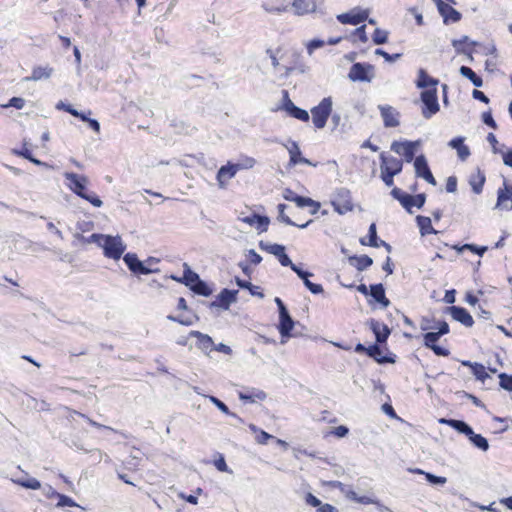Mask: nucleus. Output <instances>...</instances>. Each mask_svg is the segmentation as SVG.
Returning a JSON list of instances; mask_svg holds the SVG:
<instances>
[{"label":"nucleus","mask_w":512,"mask_h":512,"mask_svg":"<svg viewBox=\"0 0 512 512\" xmlns=\"http://www.w3.org/2000/svg\"><path fill=\"white\" fill-rule=\"evenodd\" d=\"M75 237L84 244L94 243L103 249L105 257L119 260L126 250V245L121 236H111L105 234L94 233L89 237L76 234Z\"/></svg>","instance_id":"1"},{"label":"nucleus","mask_w":512,"mask_h":512,"mask_svg":"<svg viewBox=\"0 0 512 512\" xmlns=\"http://www.w3.org/2000/svg\"><path fill=\"white\" fill-rule=\"evenodd\" d=\"M439 423L448 425L455 429L456 431H458L459 433L464 434L468 438L469 442L480 451H488V440L481 434L475 433L466 422L455 419L440 418Z\"/></svg>","instance_id":"2"},{"label":"nucleus","mask_w":512,"mask_h":512,"mask_svg":"<svg viewBox=\"0 0 512 512\" xmlns=\"http://www.w3.org/2000/svg\"><path fill=\"white\" fill-rule=\"evenodd\" d=\"M332 111V98L326 97L315 107L311 109L312 122L318 129L325 127Z\"/></svg>","instance_id":"3"},{"label":"nucleus","mask_w":512,"mask_h":512,"mask_svg":"<svg viewBox=\"0 0 512 512\" xmlns=\"http://www.w3.org/2000/svg\"><path fill=\"white\" fill-rule=\"evenodd\" d=\"M331 204L334 207V210L340 215H344L347 212L352 211L354 207L351 193L346 188H339L334 192Z\"/></svg>","instance_id":"4"},{"label":"nucleus","mask_w":512,"mask_h":512,"mask_svg":"<svg viewBox=\"0 0 512 512\" xmlns=\"http://www.w3.org/2000/svg\"><path fill=\"white\" fill-rule=\"evenodd\" d=\"M374 76V66L360 62L353 64L348 74L349 79L354 82H371Z\"/></svg>","instance_id":"5"},{"label":"nucleus","mask_w":512,"mask_h":512,"mask_svg":"<svg viewBox=\"0 0 512 512\" xmlns=\"http://www.w3.org/2000/svg\"><path fill=\"white\" fill-rule=\"evenodd\" d=\"M421 101L424 104V107L422 108V115L425 119H430L440 109L436 88L424 90L421 93Z\"/></svg>","instance_id":"6"},{"label":"nucleus","mask_w":512,"mask_h":512,"mask_svg":"<svg viewBox=\"0 0 512 512\" xmlns=\"http://www.w3.org/2000/svg\"><path fill=\"white\" fill-rule=\"evenodd\" d=\"M282 196L287 201L295 202L296 205L300 208L312 207L313 209L311 211V214H316L318 212V210L320 209L319 202H316L311 198L299 196L290 188H285L283 190Z\"/></svg>","instance_id":"7"},{"label":"nucleus","mask_w":512,"mask_h":512,"mask_svg":"<svg viewBox=\"0 0 512 512\" xmlns=\"http://www.w3.org/2000/svg\"><path fill=\"white\" fill-rule=\"evenodd\" d=\"M64 177L67 180L68 188L73 193L81 197L86 192V186L89 182L87 176L73 172H65Z\"/></svg>","instance_id":"8"},{"label":"nucleus","mask_w":512,"mask_h":512,"mask_svg":"<svg viewBox=\"0 0 512 512\" xmlns=\"http://www.w3.org/2000/svg\"><path fill=\"white\" fill-rule=\"evenodd\" d=\"M260 247L270 254L276 256L280 262V264L284 267H290L291 270H295L298 266L295 265L289 256L285 253V247L280 244H265L260 242Z\"/></svg>","instance_id":"9"},{"label":"nucleus","mask_w":512,"mask_h":512,"mask_svg":"<svg viewBox=\"0 0 512 512\" xmlns=\"http://www.w3.org/2000/svg\"><path fill=\"white\" fill-rule=\"evenodd\" d=\"M369 11L356 7L347 13L337 15L341 24L358 25L368 19Z\"/></svg>","instance_id":"10"},{"label":"nucleus","mask_w":512,"mask_h":512,"mask_svg":"<svg viewBox=\"0 0 512 512\" xmlns=\"http://www.w3.org/2000/svg\"><path fill=\"white\" fill-rule=\"evenodd\" d=\"M383 124L386 128H395L400 125V112L390 105H378Z\"/></svg>","instance_id":"11"},{"label":"nucleus","mask_w":512,"mask_h":512,"mask_svg":"<svg viewBox=\"0 0 512 512\" xmlns=\"http://www.w3.org/2000/svg\"><path fill=\"white\" fill-rule=\"evenodd\" d=\"M123 260L133 273L147 275L159 271L157 268L146 267L145 263L140 261L137 255L133 253H127Z\"/></svg>","instance_id":"12"},{"label":"nucleus","mask_w":512,"mask_h":512,"mask_svg":"<svg viewBox=\"0 0 512 512\" xmlns=\"http://www.w3.org/2000/svg\"><path fill=\"white\" fill-rule=\"evenodd\" d=\"M443 17V21L445 24L456 23L461 19V14L456 9H454L450 3H445L442 0H432Z\"/></svg>","instance_id":"13"},{"label":"nucleus","mask_w":512,"mask_h":512,"mask_svg":"<svg viewBox=\"0 0 512 512\" xmlns=\"http://www.w3.org/2000/svg\"><path fill=\"white\" fill-rule=\"evenodd\" d=\"M418 141L411 142V141H403L398 142L394 141L391 144V150L395 153L404 156L406 162L410 163L415 155V147L418 145Z\"/></svg>","instance_id":"14"},{"label":"nucleus","mask_w":512,"mask_h":512,"mask_svg":"<svg viewBox=\"0 0 512 512\" xmlns=\"http://www.w3.org/2000/svg\"><path fill=\"white\" fill-rule=\"evenodd\" d=\"M415 173L417 177L423 178L432 185H436V180L430 171L427 160L424 155H419L414 160Z\"/></svg>","instance_id":"15"},{"label":"nucleus","mask_w":512,"mask_h":512,"mask_svg":"<svg viewBox=\"0 0 512 512\" xmlns=\"http://www.w3.org/2000/svg\"><path fill=\"white\" fill-rule=\"evenodd\" d=\"M284 146L288 150V153L290 156V159H289L290 166H295L297 164H306V165L316 166V164H313L310 160L301 156V150L295 141H289V144L284 145Z\"/></svg>","instance_id":"16"},{"label":"nucleus","mask_w":512,"mask_h":512,"mask_svg":"<svg viewBox=\"0 0 512 512\" xmlns=\"http://www.w3.org/2000/svg\"><path fill=\"white\" fill-rule=\"evenodd\" d=\"M189 336L197 338V347L206 355H209L210 352L214 350V342L209 335L203 334L200 331L192 330L190 331Z\"/></svg>","instance_id":"17"},{"label":"nucleus","mask_w":512,"mask_h":512,"mask_svg":"<svg viewBox=\"0 0 512 512\" xmlns=\"http://www.w3.org/2000/svg\"><path fill=\"white\" fill-rule=\"evenodd\" d=\"M237 294V290L223 289L217 296V300L212 303V306L228 309L232 303L236 302Z\"/></svg>","instance_id":"18"},{"label":"nucleus","mask_w":512,"mask_h":512,"mask_svg":"<svg viewBox=\"0 0 512 512\" xmlns=\"http://www.w3.org/2000/svg\"><path fill=\"white\" fill-rule=\"evenodd\" d=\"M447 310L454 320L462 323L464 326L471 327L473 325L474 320L466 309L458 306H451L448 307Z\"/></svg>","instance_id":"19"},{"label":"nucleus","mask_w":512,"mask_h":512,"mask_svg":"<svg viewBox=\"0 0 512 512\" xmlns=\"http://www.w3.org/2000/svg\"><path fill=\"white\" fill-rule=\"evenodd\" d=\"M292 8L298 16L313 13L317 9L316 0H293Z\"/></svg>","instance_id":"20"},{"label":"nucleus","mask_w":512,"mask_h":512,"mask_svg":"<svg viewBox=\"0 0 512 512\" xmlns=\"http://www.w3.org/2000/svg\"><path fill=\"white\" fill-rule=\"evenodd\" d=\"M237 173L232 166V162H227L226 165L220 167L217 172L216 179L220 188H225L228 182L235 177Z\"/></svg>","instance_id":"21"},{"label":"nucleus","mask_w":512,"mask_h":512,"mask_svg":"<svg viewBox=\"0 0 512 512\" xmlns=\"http://www.w3.org/2000/svg\"><path fill=\"white\" fill-rule=\"evenodd\" d=\"M279 333L282 337H289L290 332L294 327V321L289 315V312L287 309H282V312L279 313Z\"/></svg>","instance_id":"22"},{"label":"nucleus","mask_w":512,"mask_h":512,"mask_svg":"<svg viewBox=\"0 0 512 512\" xmlns=\"http://www.w3.org/2000/svg\"><path fill=\"white\" fill-rule=\"evenodd\" d=\"M369 325L371 330L375 334L376 341L378 343L386 342L390 334V329L388 328V326L374 319L370 320Z\"/></svg>","instance_id":"23"},{"label":"nucleus","mask_w":512,"mask_h":512,"mask_svg":"<svg viewBox=\"0 0 512 512\" xmlns=\"http://www.w3.org/2000/svg\"><path fill=\"white\" fill-rule=\"evenodd\" d=\"M381 161V169H384L385 171L399 174L402 170V161L393 156H385L384 154H381Z\"/></svg>","instance_id":"24"},{"label":"nucleus","mask_w":512,"mask_h":512,"mask_svg":"<svg viewBox=\"0 0 512 512\" xmlns=\"http://www.w3.org/2000/svg\"><path fill=\"white\" fill-rule=\"evenodd\" d=\"M294 272L298 275L299 278L303 280L304 285L306 288L312 293V294H320L323 292V287L320 284L312 283L308 278L312 276L313 274L304 271L301 268L297 267Z\"/></svg>","instance_id":"25"},{"label":"nucleus","mask_w":512,"mask_h":512,"mask_svg":"<svg viewBox=\"0 0 512 512\" xmlns=\"http://www.w3.org/2000/svg\"><path fill=\"white\" fill-rule=\"evenodd\" d=\"M53 73V68L50 66H37L32 70L31 76L25 77L24 81H39L42 79H49Z\"/></svg>","instance_id":"26"},{"label":"nucleus","mask_w":512,"mask_h":512,"mask_svg":"<svg viewBox=\"0 0 512 512\" xmlns=\"http://www.w3.org/2000/svg\"><path fill=\"white\" fill-rule=\"evenodd\" d=\"M496 208L510 211L512 210V194L502 187L497 191V203Z\"/></svg>","instance_id":"27"},{"label":"nucleus","mask_w":512,"mask_h":512,"mask_svg":"<svg viewBox=\"0 0 512 512\" xmlns=\"http://www.w3.org/2000/svg\"><path fill=\"white\" fill-rule=\"evenodd\" d=\"M448 145L457 150L458 157L464 161L470 156V149L468 146L464 145L463 137L453 138Z\"/></svg>","instance_id":"28"},{"label":"nucleus","mask_w":512,"mask_h":512,"mask_svg":"<svg viewBox=\"0 0 512 512\" xmlns=\"http://www.w3.org/2000/svg\"><path fill=\"white\" fill-rule=\"evenodd\" d=\"M11 481L26 489L38 490L41 488V483L36 478L28 476V474L23 477L13 476Z\"/></svg>","instance_id":"29"},{"label":"nucleus","mask_w":512,"mask_h":512,"mask_svg":"<svg viewBox=\"0 0 512 512\" xmlns=\"http://www.w3.org/2000/svg\"><path fill=\"white\" fill-rule=\"evenodd\" d=\"M425 200H426V196L423 193L417 194L415 196H412L410 194H406V196L404 197V201H402V206L408 212L411 213L412 212L411 211V207L412 206H416L418 208H421L424 205Z\"/></svg>","instance_id":"30"},{"label":"nucleus","mask_w":512,"mask_h":512,"mask_svg":"<svg viewBox=\"0 0 512 512\" xmlns=\"http://www.w3.org/2000/svg\"><path fill=\"white\" fill-rule=\"evenodd\" d=\"M370 295L374 300L380 303L384 308L390 305L389 299L385 296V290L382 284H374L370 286Z\"/></svg>","instance_id":"31"},{"label":"nucleus","mask_w":512,"mask_h":512,"mask_svg":"<svg viewBox=\"0 0 512 512\" xmlns=\"http://www.w3.org/2000/svg\"><path fill=\"white\" fill-rule=\"evenodd\" d=\"M484 183L485 175L479 169L469 177V184L476 194H480L482 192Z\"/></svg>","instance_id":"32"},{"label":"nucleus","mask_w":512,"mask_h":512,"mask_svg":"<svg viewBox=\"0 0 512 512\" xmlns=\"http://www.w3.org/2000/svg\"><path fill=\"white\" fill-rule=\"evenodd\" d=\"M349 263L358 271H364L373 264V260L367 255L351 256L349 257Z\"/></svg>","instance_id":"33"},{"label":"nucleus","mask_w":512,"mask_h":512,"mask_svg":"<svg viewBox=\"0 0 512 512\" xmlns=\"http://www.w3.org/2000/svg\"><path fill=\"white\" fill-rule=\"evenodd\" d=\"M438 84V80L429 76L424 69H419L418 71V79L416 81V86L418 88H428L435 86Z\"/></svg>","instance_id":"34"},{"label":"nucleus","mask_w":512,"mask_h":512,"mask_svg":"<svg viewBox=\"0 0 512 512\" xmlns=\"http://www.w3.org/2000/svg\"><path fill=\"white\" fill-rule=\"evenodd\" d=\"M367 355L373 358L378 363H394V359L383 356L381 348L374 344L368 347Z\"/></svg>","instance_id":"35"},{"label":"nucleus","mask_w":512,"mask_h":512,"mask_svg":"<svg viewBox=\"0 0 512 512\" xmlns=\"http://www.w3.org/2000/svg\"><path fill=\"white\" fill-rule=\"evenodd\" d=\"M416 220L422 236L437 233V231L432 227L431 219L429 217L417 216Z\"/></svg>","instance_id":"36"},{"label":"nucleus","mask_w":512,"mask_h":512,"mask_svg":"<svg viewBox=\"0 0 512 512\" xmlns=\"http://www.w3.org/2000/svg\"><path fill=\"white\" fill-rule=\"evenodd\" d=\"M435 329H438V331L428 332L424 335V338H427L429 342L438 341L442 335L449 333V325L445 321L440 322Z\"/></svg>","instance_id":"37"},{"label":"nucleus","mask_w":512,"mask_h":512,"mask_svg":"<svg viewBox=\"0 0 512 512\" xmlns=\"http://www.w3.org/2000/svg\"><path fill=\"white\" fill-rule=\"evenodd\" d=\"M459 72L463 77L468 78L474 86L481 87L483 85L481 77H479L471 68L461 66Z\"/></svg>","instance_id":"38"},{"label":"nucleus","mask_w":512,"mask_h":512,"mask_svg":"<svg viewBox=\"0 0 512 512\" xmlns=\"http://www.w3.org/2000/svg\"><path fill=\"white\" fill-rule=\"evenodd\" d=\"M285 209H286V205L285 204H279L278 205V211H279V215H278V219L280 221H282L283 223H285L286 225H290V226H297L299 228H306L311 222L312 220H309L308 222H306L305 224H301V225H297L295 222H293L290 217H288L286 214H285Z\"/></svg>","instance_id":"39"},{"label":"nucleus","mask_w":512,"mask_h":512,"mask_svg":"<svg viewBox=\"0 0 512 512\" xmlns=\"http://www.w3.org/2000/svg\"><path fill=\"white\" fill-rule=\"evenodd\" d=\"M242 221L249 224L254 225L255 223L258 224L259 227L262 228L263 231L267 229V226L269 224V220L267 217H262L259 215H252L242 218Z\"/></svg>","instance_id":"40"},{"label":"nucleus","mask_w":512,"mask_h":512,"mask_svg":"<svg viewBox=\"0 0 512 512\" xmlns=\"http://www.w3.org/2000/svg\"><path fill=\"white\" fill-rule=\"evenodd\" d=\"M235 281H236V284L240 288L248 289L250 291L251 295L258 296L260 298L264 297V294L259 291V287L253 285L251 282L242 280V279H240L238 277H236Z\"/></svg>","instance_id":"41"},{"label":"nucleus","mask_w":512,"mask_h":512,"mask_svg":"<svg viewBox=\"0 0 512 512\" xmlns=\"http://www.w3.org/2000/svg\"><path fill=\"white\" fill-rule=\"evenodd\" d=\"M368 234H369V242H366L364 239H361L360 240L361 244L362 245H369L371 247H379L380 246V240L378 239L375 223H372L370 225Z\"/></svg>","instance_id":"42"},{"label":"nucleus","mask_w":512,"mask_h":512,"mask_svg":"<svg viewBox=\"0 0 512 512\" xmlns=\"http://www.w3.org/2000/svg\"><path fill=\"white\" fill-rule=\"evenodd\" d=\"M184 274H183V283L185 285L195 284L199 279V275L191 270L190 266L187 263L183 264Z\"/></svg>","instance_id":"43"},{"label":"nucleus","mask_w":512,"mask_h":512,"mask_svg":"<svg viewBox=\"0 0 512 512\" xmlns=\"http://www.w3.org/2000/svg\"><path fill=\"white\" fill-rule=\"evenodd\" d=\"M239 398L242 401L252 402L253 403L256 400L262 401V400L266 399V393L261 391V390L254 391V392H252L250 394L239 392Z\"/></svg>","instance_id":"44"},{"label":"nucleus","mask_w":512,"mask_h":512,"mask_svg":"<svg viewBox=\"0 0 512 512\" xmlns=\"http://www.w3.org/2000/svg\"><path fill=\"white\" fill-rule=\"evenodd\" d=\"M332 486L335 487V488H338L345 496L346 498L352 500V501H357V498H358V495L355 491H353L352 489H350L347 485L339 482V481H334L332 482Z\"/></svg>","instance_id":"45"},{"label":"nucleus","mask_w":512,"mask_h":512,"mask_svg":"<svg viewBox=\"0 0 512 512\" xmlns=\"http://www.w3.org/2000/svg\"><path fill=\"white\" fill-rule=\"evenodd\" d=\"M437 341L429 342L427 338H424V345L430 348L438 356H448L450 351L444 347L436 344Z\"/></svg>","instance_id":"46"},{"label":"nucleus","mask_w":512,"mask_h":512,"mask_svg":"<svg viewBox=\"0 0 512 512\" xmlns=\"http://www.w3.org/2000/svg\"><path fill=\"white\" fill-rule=\"evenodd\" d=\"M167 319L168 320H171V321H174V322H177L181 325H184V326H191L194 324V322L198 319L196 317V315H190V316H179V317H175L173 315H168L167 316Z\"/></svg>","instance_id":"47"},{"label":"nucleus","mask_w":512,"mask_h":512,"mask_svg":"<svg viewBox=\"0 0 512 512\" xmlns=\"http://www.w3.org/2000/svg\"><path fill=\"white\" fill-rule=\"evenodd\" d=\"M191 289L199 294V295H202V296H209L211 294V289L207 286V284L205 282H203L202 280H198L192 287Z\"/></svg>","instance_id":"48"},{"label":"nucleus","mask_w":512,"mask_h":512,"mask_svg":"<svg viewBox=\"0 0 512 512\" xmlns=\"http://www.w3.org/2000/svg\"><path fill=\"white\" fill-rule=\"evenodd\" d=\"M208 399L210 400L211 403H213L222 413L226 414V415H230V416H233V417H236V414L232 413L228 406L222 402L221 400H219L217 397L215 396H208Z\"/></svg>","instance_id":"49"},{"label":"nucleus","mask_w":512,"mask_h":512,"mask_svg":"<svg viewBox=\"0 0 512 512\" xmlns=\"http://www.w3.org/2000/svg\"><path fill=\"white\" fill-rule=\"evenodd\" d=\"M261 7L267 12V13H271V14H281V13H284L287 11V6L286 5H278V6H274V5H271L269 3H266L264 2Z\"/></svg>","instance_id":"50"},{"label":"nucleus","mask_w":512,"mask_h":512,"mask_svg":"<svg viewBox=\"0 0 512 512\" xmlns=\"http://www.w3.org/2000/svg\"><path fill=\"white\" fill-rule=\"evenodd\" d=\"M372 38L375 44H384L388 40V32L380 28H376Z\"/></svg>","instance_id":"51"},{"label":"nucleus","mask_w":512,"mask_h":512,"mask_svg":"<svg viewBox=\"0 0 512 512\" xmlns=\"http://www.w3.org/2000/svg\"><path fill=\"white\" fill-rule=\"evenodd\" d=\"M81 198L91 203L94 207H101L103 205L102 200L94 192H85Z\"/></svg>","instance_id":"52"},{"label":"nucleus","mask_w":512,"mask_h":512,"mask_svg":"<svg viewBox=\"0 0 512 512\" xmlns=\"http://www.w3.org/2000/svg\"><path fill=\"white\" fill-rule=\"evenodd\" d=\"M499 379L501 388L507 391H512V375L501 373L499 375Z\"/></svg>","instance_id":"53"},{"label":"nucleus","mask_w":512,"mask_h":512,"mask_svg":"<svg viewBox=\"0 0 512 512\" xmlns=\"http://www.w3.org/2000/svg\"><path fill=\"white\" fill-rule=\"evenodd\" d=\"M424 476L425 478L427 479V481L433 485H444L446 484L447 482V479L446 477H442V476H436L432 473H424Z\"/></svg>","instance_id":"54"},{"label":"nucleus","mask_w":512,"mask_h":512,"mask_svg":"<svg viewBox=\"0 0 512 512\" xmlns=\"http://www.w3.org/2000/svg\"><path fill=\"white\" fill-rule=\"evenodd\" d=\"M58 507H75L77 504L74 502V500L66 495L59 494L58 495Z\"/></svg>","instance_id":"55"},{"label":"nucleus","mask_w":512,"mask_h":512,"mask_svg":"<svg viewBox=\"0 0 512 512\" xmlns=\"http://www.w3.org/2000/svg\"><path fill=\"white\" fill-rule=\"evenodd\" d=\"M324 44H325V42L320 39H313V40L307 42V44H306L307 53L309 55H312L316 49L323 47Z\"/></svg>","instance_id":"56"},{"label":"nucleus","mask_w":512,"mask_h":512,"mask_svg":"<svg viewBox=\"0 0 512 512\" xmlns=\"http://www.w3.org/2000/svg\"><path fill=\"white\" fill-rule=\"evenodd\" d=\"M472 372L479 380H484L488 376L484 366L477 363L472 366Z\"/></svg>","instance_id":"57"},{"label":"nucleus","mask_w":512,"mask_h":512,"mask_svg":"<svg viewBox=\"0 0 512 512\" xmlns=\"http://www.w3.org/2000/svg\"><path fill=\"white\" fill-rule=\"evenodd\" d=\"M25 105V100L21 97H13L9 100L8 104L3 105L4 108L14 107L16 109H22Z\"/></svg>","instance_id":"58"},{"label":"nucleus","mask_w":512,"mask_h":512,"mask_svg":"<svg viewBox=\"0 0 512 512\" xmlns=\"http://www.w3.org/2000/svg\"><path fill=\"white\" fill-rule=\"evenodd\" d=\"M292 117L299 119L301 121H308L309 120V114L306 110H303L299 107H296L295 110L291 113Z\"/></svg>","instance_id":"59"},{"label":"nucleus","mask_w":512,"mask_h":512,"mask_svg":"<svg viewBox=\"0 0 512 512\" xmlns=\"http://www.w3.org/2000/svg\"><path fill=\"white\" fill-rule=\"evenodd\" d=\"M297 106L289 99L287 91H284L283 109L291 115Z\"/></svg>","instance_id":"60"},{"label":"nucleus","mask_w":512,"mask_h":512,"mask_svg":"<svg viewBox=\"0 0 512 512\" xmlns=\"http://www.w3.org/2000/svg\"><path fill=\"white\" fill-rule=\"evenodd\" d=\"M297 106L289 99L287 91H284L283 109L291 115Z\"/></svg>","instance_id":"61"},{"label":"nucleus","mask_w":512,"mask_h":512,"mask_svg":"<svg viewBox=\"0 0 512 512\" xmlns=\"http://www.w3.org/2000/svg\"><path fill=\"white\" fill-rule=\"evenodd\" d=\"M375 54L382 56L387 62H394L401 57V54L391 55L382 49H376Z\"/></svg>","instance_id":"62"},{"label":"nucleus","mask_w":512,"mask_h":512,"mask_svg":"<svg viewBox=\"0 0 512 512\" xmlns=\"http://www.w3.org/2000/svg\"><path fill=\"white\" fill-rule=\"evenodd\" d=\"M239 161L242 164V167L245 168V170L253 168L256 164V160L250 156H241L239 158Z\"/></svg>","instance_id":"63"},{"label":"nucleus","mask_w":512,"mask_h":512,"mask_svg":"<svg viewBox=\"0 0 512 512\" xmlns=\"http://www.w3.org/2000/svg\"><path fill=\"white\" fill-rule=\"evenodd\" d=\"M348 433H349V429H348V427H346L344 425L337 426V427L333 428V430L331 431V434L335 435L338 438H343V437L347 436Z\"/></svg>","instance_id":"64"}]
</instances>
